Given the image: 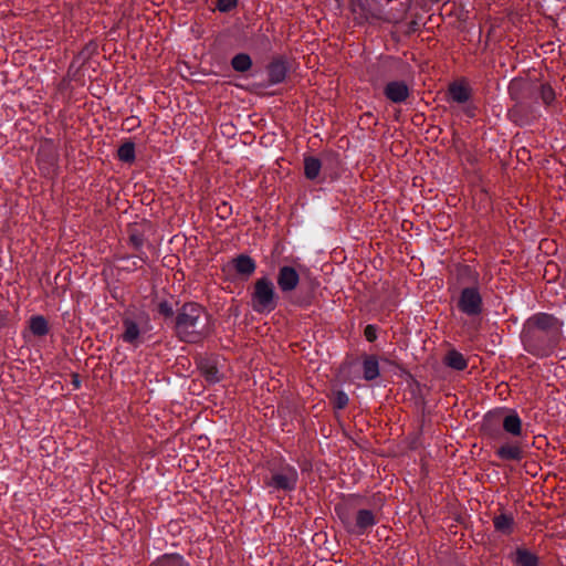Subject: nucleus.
I'll list each match as a JSON object with an SVG mask.
<instances>
[{
  "instance_id": "obj_1",
  "label": "nucleus",
  "mask_w": 566,
  "mask_h": 566,
  "mask_svg": "<svg viewBox=\"0 0 566 566\" xmlns=\"http://www.w3.org/2000/svg\"><path fill=\"white\" fill-rule=\"evenodd\" d=\"M560 336V324L557 318L546 313L530 317L523 329V342L528 350L538 356H548Z\"/></svg>"
},
{
  "instance_id": "obj_2",
  "label": "nucleus",
  "mask_w": 566,
  "mask_h": 566,
  "mask_svg": "<svg viewBox=\"0 0 566 566\" xmlns=\"http://www.w3.org/2000/svg\"><path fill=\"white\" fill-rule=\"evenodd\" d=\"M175 331L182 342H200L211 332L210 316L200 305L186 303L176 316Z\"/></svg>"
},
{
  "instance_id": "obj_3",
  "label": "nucleus",
  "mask_w": 566,
  "mask_h": 566,
  "mask_svg": "<svg viewBox=\"0 0 566 566\" xmlns=\"http://www.w3.org/2000/svg\"><path fill=\"white\" fill-rule=\"evenodd\" d=\"M277 305V295L273 282L264 276L258 279L251 294V306L254 312L264 314L272 312Z\"/></svg>"
},
{
  "instance_id": "obj_4",
  "label": "nucleus",
  "mask_w": 566,
  "mask_h": 566,
  "mask_svg": "<svg viewBox=\"0 0 566 566\" xmlns=\"http://www.w3.org/2000/svg\"><path fill=\"white\" fill-rule=\"evenodd\" d=\"M296 482V470L292 467H284L272 473L268 485L275 490L292 491L295 489Z\"/></svg>"
},
{
  "instance_id": "obj_5",
  "label": "nucleus",
  "mask_w": 566,
  "mask_h": 566,
  "mask_svg": "<svg viewBox=\"0 0 566 566\" xmlns=\"http://www.w3.org/2000/svg\"><path fill=\"white\" fill-rule=\"evenodd\" d=\"M459 308L469 316L479 315L482 311V298L475 287H465L462 290L459 303Z\"/></svg>"
},
{
  "instance_id": "obj_6",
  "label": "nucleus",
  "mask_w": 566,
  "mask_h": 566,
  "mask_svg": "<svg viewBox=\"0 0 566 566\" xmlns=\"http://www.w3.org/2000/svg\"><path fill=\"white\" fill-rule=\"evenodd\" d=\"M276 282L280 290L283 293H287L295 290L300 282V276L294 268L284 265L279 270Z\"/></svg>"
},
{
  "instance_id": "obj_7",
  "label": "nucleus",
  "mask_w": 566,
  "mask_h": 566,
  "mask_svg": "<svg viewBox=\"0 0 566 566\" xmlns=\"http://www.w3.org/2000/svg\"><path fill=\"white\" fill-rule=\"evenodd\" d=\"M385 96L392 103H403L410 95V90L403 81H392L384 88Z\"/></svg>"
},
{
  "instance_id": "obj_8",
  "label": "nucleus",
  "mask_w": 566,
  "mask_h": 566,
  "mask_svg": "<svg viewBox=\"0 0 566 566\" xmlns=\"http://www.w3.org/2000/svg\"><path fill=\"white\" fill-rule=\"evenodd\" d=\"M231 264L235 272L242 277L251 276L255 271V262L252 258L245 254H240L231 261Z\"/></svg>"
},
{
  "instance_id": "obj_9",
  "label": "nucleus",
  "mask_w": 566,
  "mask_h": 566,
  "mask_svg": "<svg viewBox=\"0 0 566 566\" xmlns=\"http://www.w3.org/2000/svg\"><path fill=\"white\" fill-rule=\"evenodd\" d=\"M123 340L133 345L138 343L140 336V327L136 321L129 316H125L123 319Z\"/></svg>"
},
{
  "instance_id": "obj_10",
  "label": "nucleus",
  "mask_w": 566,
  "mask_h": 566,
  "mask_svg": "<svg viewBox=\"0 0 566 566\" xmlns=\"http://www.w3.org/2000/svg\"><path fill=\"white\" fill-rule=\"evenodd\" d=\"M376 523L375 514L370 510H359L356 515L355 533H364Z\"/></svg>"
},
{
  "instance_id": "obj_11",
  "label": "nucleus",
  "mask_w": 566,
  "mask_h": 566,
  "mask_svg": "<svg viewBox=\"0 0 566 566\" xmlns=\"http://www.w3.org/2000/svg\"><path fill=\"white\" fill-rule=\"evenodd\" d=\"M286 66L283 61L276 60L269 65V78L271 83H280L285 78Z\"/></svg>"
},
{
  "instance_id": "obj_12",
  "label": "nucleus",
  "mask_w": 566,
  "mask_h": 566,
  "mask_svg": "<svg viewBox=\"0 0 566 566\" xmlns=\"http://www.w3.org/2000/svg\"><path fill=\"white\" fill-rule=\"evenodd\" d=\"M494 527L503 534H511L513 531L514 518L509 514H500L493 518Z\"/></svg>"
},
{
  "instance_id": "obj_13",
  "label": "nucleus",
  "mask_w": 566,
  "mask_h": 566,
  "mask_svg": "<svg viewBox=\"0 0 566 566\" xmlns=\"http://www.w3.org/2000/svg\"><path fill=\"white\" fill-rule=\"evenodd\" d=\"M364 378L373 380L379 376V365L375 356H367L363 364Z\"/></svg>"
},
{
  "instance_id": "obj_14",
  "label": "nucleus",
  "mask_w": 566,
  "mask_h": 566,
  "mask_svg": "<svg viewBox=\"0 0 566 566\" xmlns=\"http://www.w3.org/2000/svg\"><path fill=\"white\" fill-rule=\"evenodd\" d=\"M503 428L513 436H520L522 431V422L516 413H510L503 419Z\"/></svg>"
},
{
  "instance_id": "obj_15",
  "label": "nucleus",
  "mask_w": 566,
  "mask_h": 566,
  "mask_svg": "<svg viewBox=\"0 0 566 566\" xmlns=\"http://www.w3.org/2000/svg\"><path fill=\"white\" fill-rule=\"evenodd\" d=\"M449 93L453 101L458 103H465L470 98V90L461 83H453L449 87Z\"/></svg>"
},
{
  "instance_id": "obj_16",
  "label": "nucleus",
  "mask_w": 566,
  "mask_h": 566,
  "mask_svg": "<svg viewBox=\"0 0 566 566\" xmlns=\"http://www.w3.org/2000/svg\"><path fill=\"white\" fill-rule=\"evenodd\" d=\"M322 168L319 159L315 157H306L304 159V174L310 180H314L318 177Z\"/></svg>"
},
{
  "instance_id": "obj_17",
  "label": "nucleus",
  "mask_w": 566,
  "mask_h": 566,
  "mask_svg": "<svg viewBox=\"0 0 566 566\" xmlns=\"http://www.w3.org/2000/svg\"><path fill=\"white\" fill-rule=\"evenodd\" d=\"M446 364L457 370H463L467 367V360L463 355L457 350H450L444 358Z\"/></svg>"
},
{
  "instance_id": "obj_18",
  "label": "nucleus",
  "mask_w": 566,
  "mask_h": 566,
  "mask_svg": "<svg viewBox=\"0 0 566 566\" xmlns=\"http://www.w3.org/2000/svg\"><path fill=\"white\" fill-rule=\"evenodd\" d=\"M497 455L503 460H521L522 450L517 446L505 444L497 450Z\"/></svg>"
},
{
  "instance_id": "obj_19",
  "label": "nucleus",
  "mask_w": 566,
  "mask_h": 566,
  "mask_svg": "<svg viewBox=\"0 0 566 566\" xmlns=\"http://www.w3.org/2000/svg\"><path fill=\"white\" fill-rule=\"evenodd\" d=\"M515 563L518 566H536L537 558L534 554L524 548H518L516 551Z\"/></svg>"
},
{
  "instance_id": "obj_20",
  "label": "nucleus",
  "mask_w": 566,
  "mask_h": 566,
  "mask_svg": "<svg viewBox=\"0 0 566 566\" xmlns=\"http://www.w3.org/2000/svg\"><path fill=\"white\" fill-rule=\"evenodd\" d=\"M231 65L238 72H245L251 67L252 61L248 54L239 53L235 56H233Z\"/></svg>"
},
{
  "instance_id": "obj_21",
  "label": "nucleus",
  "mask_w": 566,
  "mask_h": 566,
  "mask_svg": "<svg viewBox=\"0 0 566 566\" xmlns=\"http://www.w3.org/2000/svg\"><path fill=\"white\" fill-rule=\"evenodd\" d=\"M202 376L209 382H217L220 380L218 368L209 361H205L200 365Z\"/></svg>"
},
{
  "instance_id": "obj_22",
  "label": "nucleus",
  "mask_w": 566,
  "mask_h": 566,
  "mask_svg": "<svg viewBox=\"0 0 566 566\" xmlns=\"http://www.w3.org/2000/svg\"><path fill=\"white\" fill-rule=\"evenodd\" d=\"M30 329L36 336L48 333V322L43 316H34L30 319Z\"/></svg>"
},
{
  "instance_id": "obj_23",
  "label": "nucleus",
  "mask_w": 566,
  "mask_h": 566,
  "mask_svg": "<svg viewBox=\"0 0 566 566\" xmlns=\"http://www.w3.org/2000/svg\"><path fill=\"white\" fill-rule=\"evenodd\" d=\"M118 157L122 161L130 163L135 158V146L133 143H125L118 148Z\"/></svg>"
},
{
  "instance_id": "obj_24",
  "label": "nucleus",
  "mask_w": 566,
  "mask_h": 566,
  "mask_svg": "<svg viewBox=\"0 0 566 566\" xmlns=\"http://www.w3.org/2000/svg\"><path fill=\"white\" fill-rule=\"evenodd\" d=\"M541 98L545 104H551L555 98L553 88L548 85L541 86Z\"/></svg>"
},
{
  "instance_id": "obj_25",
  "label": "nucleus",
  "mask_w": 566,
  "mask_h": 566,
  "mask_svg": "<svg viewBox=\"0 0 566 566\" xmlns=\"http://www.w3.org/2000/svg\"><path fill=\"white\" fill-rule=\"evenodd\" d=\"M348 403V397L343 391H337L334 396V406L337 409H344Z\"/></svg>"
},
{
  "instance_id": "obj_26",
  "label": "nucleus",
  "mask_w": 566,
  "mask_h": 566,
  "mask_svg": "<svg viewBox=\"0 0 566 566\" xmlns=\"http://www.w3.org/2000/svg\"><path fill=\"white\" fill-rule=\"evenodd\" d=\"M238 4V0H218L217 8L221 12H228L235 8Z\"/></svg>"
},
{
  "instance_id": "obj_27",
  "label": "nucleus",
  "mask_w": 566,
  "mask_h": 566,
  "mask_svg": "<svg viewBox=\"0 0 566 566\" xmlns=\"http://www.w3.org/2000/svg\"><path fill=\"white\" fill-rule=\"evenodd\" d=\"M158 312L165 317H172L174 315L171 305L166 301L158 304Z\"/></svg>"
},
{
  "instance_id": "obj_28",
  "label": "nucleus",
  "mask_w": 566,
  "mask_h": 566,
  "mask_svg": "<svg viewBox=\"0 0 566 566\" xmlns=\"http://www.w3.org/2000/svg\"><path fill=\"white\" fill-rule=\"evenodd\" d=\"M181 557L179 556H168L160 560L159 566H180Z\"/></svg>"
},
{
  "instance_id": "obj_29",
  "label": "nucleus",
  "mask_w": 566,
  "mask_h": 566,
  "mask_svg": "<svg viewBox=\"0 0 566 566\" xmlns=\"http://www.w3.org/2000/svg\"><path fill=\"white\" fill-rule=\"evenodd\" d=\"M364 335L368 342H374L377 337L376 327L374 325H367L365 327Z\"/></svg>"
},
{
  "instance_id": "obj_30",
  "label": "nucleus",
  "mask_w": 566,
  "mask_h": 566,
  "mask_svg": "<svg viewBox=\"0 0 566 566\" xmlns=\"http://www.w3.org/2000/svg\"><path fill=\"white\" fill-rule=\"evenodd\" d=\"M231 207L227 202H222L220 206L217 207V213L222 219H226L227 216L230 213Z\"/></svg>"
},
{
  "instance_id": "obj_31",
  "label": "nucleus",
  "mask_w": 566,
  "mask_h": 566,
  "mask_svg": "<svg viewBox=\"0 0 566 566\" xmlns=\"http://www.w3.org/2000/svg\"><path fill=\"white\" fill-rule=\"evenodd\" d=\"M419 29V24L417 20H412L407 24L406 33L410 34L412 32H416Z\"/></svg>"
},
{
  "instance_id": "obj_32",
  "label": "nucleus",
  "mask_w": 566,
  "mask_h": 566,
  "mask_svg": "<svg viewBox=\"0 0 566 566\" xmlns=\"http://www.w3.org/2000/svg\"><path fill=\"white\" fill-rule=\"evenodd\" d=\"M130 241H132V243L134 244V247H135V248H137V249H138L139 247H142V244H143V239H142V237H140V235H138V234H132V235H130Z\"/></svg>"
},
{
  "instance_id": "obj_33",
  "label": "nucleus",
  "mask_w": 566,
  "mask_h": 566,
  "mask_svg": "<svg viewBox=\"0 0 566 566\" xmlns=\"http://www.w3.org/2000/svg\"><path fill=\"white\" fill-rule=\"evenodd\" d=\"M258 40L260 41V44L264 48V49H268L269 45H270V40L264 35V34H260L258 35Z\"/></svg>"
},
{
  "instance_id": "obj_34",
  "label": "nucleus",
  "mask_w": 566,
  "mask_h": 566,
  "mask_svg": "<svg viewBox=\"0 0 566 566\" xmlns=\"http://www.w3.org/2000/svg\"><path fill=\"white\" fill-rule=\"evenodd\" d=\"M541 342H542L543 344H546V343H547V338H546L545 334H541Z\"/></svg>"
}]
</instances>
